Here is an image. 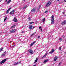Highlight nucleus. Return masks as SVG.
I'll return each instance as SVG.
<instances>
[{
    "label": "nucleus",
    "mask_w": 66,
    "mask_h": 66,
    "mask_svg": "<svg viewBox=\"0 0 66 66\" xmlns=\"http://www.w3.org/2000/svg\"><path fill=\"white\" fill-rule=\"evenodd\" d=\"M3 51V48H2L0 49V52H1V51Z\"/></svg>",
    "instance_id": "dca6fc26"
},
{
    "label": "nucleus",
    "mask_w": 66,
    "mask_h": 66,
    "mask_svg": "<svg viewBox=\"0 0 66 66\" xmlns=\"http://www.w3.org/2000/svg\"><path fill=\"white\" fill-rule=\"evenodd\" d=\"M15 26H15V25H14V26H13L12 27V28H15Z\"/></svg>",
    "instance_id": "bb28decb"
},
{
    "label": "nucleus",
    "mask_w": 66,
    "mask_h": 66,
    "mask_svg": "<svg viewBox=\"0 0 66 66\" xmlns=\"http://www.w3.org/2000/svg\"><path fill=\"white\" fill-rule=\"evenodd\" d=\"M37 60H38V58H37L36 59L35 61L34 62V63L35 64V63H36V62H37Z\"/></svg>",
    "instance_id": "2eb2a0df"
},
{
    "label": "nucleus",
    "mask_w": 66,
    "mask_h": 66,
    "mask_svg": "<svg viewBox=\"0 0 66 66\" xmlns=\"http://www.w3.org/2000/svg\"><path fill=\"white\" fill-rule=\"evenodd\" d=\"M33 45V43H31V44H30V46H32V45Z\"/></svg>",
    "instance_id": "473e14b6"
},
{
    "label": "nucleus",
    "mask_w": 66,
    "mask_h": 66,
    "mask_svg": "<svg viewBox=\"0 0 66 66\" xmlns=\"http://www.w3.org/2000/svg\"><path fill=\"white\" fill-rule=\"evenodd\" d=\"M28 51L30 53H31V54H33L34 53L33 51L31 50H28Z\"/></svg>",
    "instance_id": "7ed1b4c3"
},
{
    "label": "nucleus",
    "mask_w": 66,
    "mask_h": 66,
    "mask_svg": "<svg viewBox=\"0 0 66 66\" xmlns=\"http://www.w3.org/2000/svg\"><path fill=\"white\" fill-rule=\"evenodd\" d=\"M35 33L36 32H35L34 33L32 34L31 36V37H32V36H33V35H34V34H35Z\"/></svg>",
    "instance_id": "c85d7f7f"
},
{
    "label": "nucleus",
    "mask_w": 66,
    "mask_h": 66,
    "mask_svg": "<svg viewBox=\"0 0 66 66\" xmlns=\"http://www.w3.org/2000/svg\"><path fill=\"white\" fill-rule=\"evenodd\" d=\"M60 0H57V1H59Z\"/></svg>",
    "instance_id": "a19ab883"
},
{
    "label": "nucleus",
    "mask_w": 66,
    "mask_h": 66,
    "mask_svg": "<svg viewBox=\"0 0 66 66\" xmlns=\"http://www.w3.org/2000/svg\"><path fill=\"white\" fill-rule=\"evenodd\" d=\"M13 21L14 22H17L18 21V20L17 19H16V18L15 17L14 18V19L13 20Z\"/></svg>",
    "instance_id": "1a4fd4ad"
},
{
    "label": "nucleus",
    "mask_w": 66,
    "mask_h": 66,
    "mask_svg": "<svg viewBox=\"0 0 66 66\" xmlns=\"http://www.w3.org/2000/svg\"><path fill=\"white\" fill-rule=\"evenodd\" d=\"M34 22H29L30 24H32V23H34Z\"/></svg>",
    "instance_id": "b1692460"
},
{
    "label": "nucleus",
    "mask_w": 66,
    "mask_h": 66,
    "mask_svg": "<svg viewBox=\"0 0 66 66\" xmlns=\"http://www.w3.org/2000/svg\"><path fill=\"white\" fill-rule=\"evenodd\" d=\"M58 57L56 56H55L54 58V61H56V60H57V59Z\"/></svg>",
    "instance_id": "4468645a"
},
{
    "label": "nucleus",
    "mask_w": 66,
    "mask_h": 66,
    "mask_svg": "<svg viewBox=\"0 0 66 66\" xmlns=\"http://www.w3.org/2000/svg\"><path fill=\"white\" fill-rule=\"evenodd\" d=\"M15 31H16V30L15 29L12 30H10V33H14V32H15Z\"/></svg>",
    "instance_id": "f8f14e48"
},
{
    "label": "nucleus",
    "mask_w": 66,
    "mask_h": 66,
    "mask_svg": "<svg viewBox=\"0 0 66 66\" xmlns=\"http://www.w3.org/2000/svg\"><path fill=\"white\" fill-rule=\"evenodd\" d=\"M14 45L13 46H12V47H14Z\"/></svg>",
    "instance_id": "49530a36"
},
{
    "label": "nucleus",
    "mask_w": 66,
    "mask_h": 66,
    "mask_svg": "<svg viewBox=\"0 0 66 66\" xmlns=\"http://www.w3.org/2000/svg\"><path fill=\"white\" fill-rule=\"evenodd\" d=\"M59 39V40H62V38H60Z\"/></svg>",
    "instance_id": "7c9ffc66"
},
{
    "label": "nucleus",
    "mask_w": 66,
    "mask_h": 66,
    "mask_svg": "<svg viewBox=\"0 0 66 66\" xmlns=\"http://www.w3.org/2000/svg\"><path fill=\"white\" fill-rule=\"evenodd\" d=\"M35 43H36V41H35L34 42H33L32 43L33 44V45L35 44Z\"/></svg>",
    "instance_id": "c756f323"
},
{
    "label": "nucleus",
    "mask_w": 66,
    "mask_h": 66,
    "mask_svg": "<svg viewBox=\"0 0 66 66\" xmlns=\"http://www.w3.org/2000/svg\"><path fill=\"white\" fill-rule=\"evenodd\" d=\"M45 18H44L43 19V23H45Z\"/></svg>",
    "instance_id": "aec40b11"
},
{
    "label": "nucleus",
    "mask_w": 66,
    "mask_h": 66,
    "mask_svg": "<svg viewBox=\"0 0 66 66\" xmlns=\"http://www.w3.org/2000/svg\"><path fill=\"white\" fill-rule=\"evenodd\" d=\"M65 22H66V20H65Z\"/></svg>",
    "instance_id": "09e8293b"
},
{
    "label": "nucleus",
    "mask_w": 66,
    "mask_h": 66,
    "mask_svg": "<svg viewBox=\"0 0 66 66\" xmlns=\"http://www.w3.org/2000/svg\"><path fill=\"white\" fill-rule=\"evenodd\" d=\"M52 3V1H48L47 4L46 5V6L48 7L51 4V3Z\"/></svg>",
    "instance_id": "f03ea898"
},
{
    "label": "nucleus",
    "mask_w": 66,
    "mask_h": 66,
    "mask_svg": "<svg viewBox=\"0 0 66 66\" xmlns=\"http://www.w3.org/2000/svg\"><path fill=\"white\" fill-rule=\"evenodd\" d=\"M14 13H15V10H13L11 12H10V14H11V15H13V14H14Z\"/></svg>",
    "instance_id": "9d476101"
},
{
    "label": "nucleus",
    "mask_w": 66,
    "mask_h": 66,
    "mask_svg": "<svg viewBox=\"0 0 66 66\" xmlns=\"http://www.w3.org/2000/svg\"><path fill=\"white\" fill-rule=\"evenodd\" d=\"M64 37H64L62 36V37Z\"/></svg>",
    "instance_id": "de8ad7c7"
},
{
    "label": "nucleus",
    "mask_w": 66,
    "mask_h": 66,
    "mask_svg": "<svg viewBox=\"0 0 66 66\" xmlns=\"http://www.w3.org/2000/svg\"><path fill=\"white\" fill-rule=\"evenodd\" d=\"M66 23V22H65V21H64V22H62V23L61 24L62 25H63L65 24V23Z\"/></svg>",
    "instance_id": "a211bd4d"
},
{
    "label": "nucleus",
    "mask_w": 66,
    "mask_h": 66,
    "mask_svg": "<svg viewBox=\"0 0 66 66\" xmlns=\"http://www.w3.org/2000/svg\"><path fill=\"white\" fill-rule=\"evenodd\" d=\"M46 57V56L45 55H44L42 57V59H44Z\"/></svg>",
    "instance_id": "412c9836"
},
{
    "label": "nucleus",
    "mask_w": 66,
    "mask_h": 66,
    "mask_svg": "<svg viewBox=\"0 0 66 66\" xmlns=\"http://www.w3.org/2000/svg\"><path fill=\"white\" fill-rule=\"evenodd\" d=\"M36 8L35 7H34L32 9L31 11L32 12H35V11H36Z\"/></svg>",
    "instance_id": "20e7f679"
},
{
    "label": "nucleus",
    "mask_w": 66,
    "mask_h": 66,
    "mask_svg": "<svg viewBox=\"0 0 66 66\" xmlns=\"http://www.w3.org/2000/svg\"><path fill=\"white\" fill-rule=\"evenodd\" d=\"M47 54H48V53H46L44 55L46 56V55H47Z\"/></svg>",
    "instance_id": "cd10ccee"
},
{
    "label": "nucleus",
    "mask_w": 66,
    "mask_h": 66,
    "mask_svg": "<svg viewBox=\"0 0 66 66\" xmlns=\"http://www.w3.org/2000/svg\"><path fill=\"white\" fill-rule=\"evenodd\" d=\"M48 12V10H47L46 11H45V13H47V12Z\"/></svg>",
    "instance_id": "2f4dec72"
},
{
    "label": "nucleus",
    "mask_w": 66,
    "mask_h": 66,
    "mask_svg": "<svg viewBox=\"0 0 66 66\" xmlns=\"http://www.w3.org/2000/svg\"><path fill=\"white\" fill-rule=\"evenodd\" d=\"M1 2V1L0 0V2Z\"/></svg>",
    "instance_id": "a18cd8bd"
},
{
    "label": "nucleus",
    "mask_w": 66,
    "mask_h": 66,
    "mask_svg": "<svg viewBox=\"0 0 66 66\" xmlns=\"http://www.w3.org/2000/svg\"><path fill=\"white\" fill-rule=\"evenodd\" d=\"M41 29V26H40V27H39V29Z\"/></svg>",
    "instance_id": "c9c22d12"
},
{
    "label": "nucleus",
    "mask_w": 66,
    "mask_h": 66,
    "mask_svg": "<svg viewBox=\"0 0 66 66\" xmlns=\"http://www.w3.org/2000/svg\"><path fill=\"white\" fill-rule=\"evenodd\" d=\"M41 31H42V29H41Z\"/></svg>",
    "instance_id": "79ce46f5"
},
{
    "label": "nucleus",
    "mask_w": 66,
    "mask_h": 66,
    "mask_svg": "<svg viewBox=\"0 0 66 66\" xmlns=\"http://www.w3.org/2000/svg\"><path fill=\"white\" fill-rule=\"evenodd\" d=\"M11 0H9V1H8L7 3V4H9L10 2H11Z\"/></svg>",
    "instance_id": "f3484780"
},
{
    "label": "nucleus",
    "mask_w": 66,
    "mask_h": 66,
    "mask_svg": "<svg viewBox=\"0 0 66 66\" xmlns=\"http://www.w3.org/2000/svg\"><path fill=\"white\" fill-rule=\"evenodd\" d=\"M7 1V0H6L5 1V2H6Z\"/></svg>",
    "instance_id": "e433bc0d"
},
{
    "label": "nucleus",
    "mask_w": 66,
    "mask_h": 66,
    "mask_svg": "<svg viewBox=\"0 0 66 66\" xmlns=\"http://www.w3.org/2000/svg\"><path fill=\"white\" fill-rule=\"evenodd\" d=\"M40 7H41V5H40L37 8V10H39V9L40 8Z\"/></svg>",
    "instance_id": "6ab92c4d"
},
{
    "label": "nucleus",
    "mask_w": 66,
    "mask_h": 66,
    "mask_svg": "<svg viewBox=\"0 0 66 66\" xmlns=\"http://www.w3.org/2000/svg\"><path fill=\"white\" fill-rule=\"evenodd\" d=\"M28 6H24V7H23V9H26V8H27V7Z\"/></svg>",
    "instance_id": "4be33fe9"
},
{
    "label": "nucleus",
    "mask_w": 66,
    "mask_h": 66,
    "mask_svg": "<svg viewBox=\"0 0 66 66\" xmlns=\"http://www.w3.org/2000/svg\"><path fill=\"white\" fill-rule=\"evenodd\" d=\"M25 1L26 0H24L23 1Z\"/></svg>",
    "instance_id": "c03bdc74"
},
{
    "label": "nucleus",
    "mask_w": 66,
    "mask_h": 66,
    "mask_svg": "<svg viewBox=\"0 0 66 66\" xmlns=\"http://www.w3.org/2000/svg\"><path fill=\"white\" fill-rule=\"evenodd\" d=\"M59 49L60 50H61V47H59Z\"/></svg>",
    "instance_id": "72a5a7b5"
},
{
    "label": "nucleus",
    "mask_w": 66,
    "mask_h": 66,
    "mask_svg": "<svg viewBox=\"0 0 66 66\" xmlns=\"http://www.w3.org/2000/svg\"><path fill=\"white\" fill-rule=\"evenodd\" d=\"M48 61V60H45L44 61V62L45 63H46V62H47V61Z\"/></svg>",
    "instance_id": "393cba45"
},
{
    "label": "nucleus",
    "mask_w": 66,
    "mask_h": 66,
    "mask_svg": "<svg viewBox=\"0 0 66 66\" xmlns=\"http://www.w3.org/2000/svg\"><path fill=\"white\" fill-rule=\"evenodd\" d=\"M62 14H64V12H63Z\"/></svg>",
    "instance_id": "ea45409f"
},
{
    "label": "nucleus",
    "mask_w": 66,
    "mask_h": 66,
    "mask_svg": "<svg viewBox=\"0 0 66 66\" xmlns=\"http://www.w3.org/2000/svg\"><path fill=\"white\" fill-rule=\"evenodd\" d=\"M21 62V61H20V62H17L16 63L15 62L14 63H15V64H13V65H18V64H19V63H20V62Z\"/></svg>",
    "instance_id": "39448f33"
},
{
    "label": "nucleus",
    "mask_w": 66,
    "mask_h": 66,
    "mask_svg": "<svg viewBox=\"0 0 66 66\" xmlns=\"http://www.w3.org/2000/svg\"><path fill=\"white\" fill-rule=\"evenodd\" d=\"M22 33H23V31H22Z\"/></svg>",
    "instance_id": "37998d69"
},
{
    "label": "nucleus",
    "mask_w": 66,
    "mask_h": 66,
    "mask_svg": "<svg viewBox=\"0 0 66 66\" xmlns=\"http://www.w3.org/2000/svg\"><path fill=\"white\" fill-rule=\"evenodd\" d=\"M64 1L65 2H66V0H64Z\"/></svg>",
    "instance_id": "58836bf2"
},
{
    "label": "nucleus",
    "mask_w": 66,
    "mask_h": 66,
    "mask_svg": "<svg viewBox=\"0 0 66 66\" xmlns=\"http://www.w3.org/2000/svg\"><path fill=\"white\" fill-rule=\"evenodd\" d=\"M29 27L30 29V30H32V29H33L32 27H33V26L32 25H30L29 26Z\"/></svg>",
    "instance_id": "9b49d317"
},
{
    "label": "nucleus",
    "mask_w": 66,
    "mask_h": 66,
    "mask_svg": "<svg viewBox=\"0 0 66 66\" xmlns=\"http://www.w3.org/2000/svg\"><path fill=\"white\" fill-rule=\"evenodd\" d=\"M6 53V51L2 55V56H5V54Z\"/></svg>",
    "instance_id": "ddd939ff"
},
{
    "label": "nucleus",
    "mask_w": 66,
    "mask_h": 66,
    "mask_svg": "<svg viewBox=\"0 0 66 66\" xmlns=\"http://www.w3.org/2000/svg\"><path fill=\"white\" fill-rule=\"evenodd\" d=\"M39 37H40V36H38V38H39Z\"/></svg>",
    "instance_id": "4c0bfd02"
},
{
    "label": "nucleus",
    "mask_w": 66,
    "mask_h": 66,
    "mask_svg": "<svg viewBox=\"0 0 66 66\" xmlns=\"http://www.w3.org/2000/svg\"><path fill=\"white\" fill-rule=\"evenodd\" d=\"M51 18L52 19H51V23L52 24H54V16H53V15H52Z\"/></svg>",
    "instance_id": "f257e3e1"
},
{
    "label": "nucleus",
    "mask_w": 66,
    "mask_h": 66,
    "mask_svg": "<svg viewBox=\"0 0 66 66\" xmlns=\"http://www.w3.org/2000/svg\"><path fill=\"white\" fill-rule=\"evenodd\" d=\"M6 19H7V17H6V18H5L4 21L5 22V21L6 20Z\"/></svg>",
    "instance_id": "5701e85b"
},
{
    "label": "nucleus",
    "mask_w": 66,
    "mask_h": 66,
    "mask_svg": "<svg viewBox=\"0 0 66 66\" xmlns=\"http://www.w3.org/2000/svg\"><path fill=\"white\" fill-rule=\"evenodd\" d=\"M6 60V59H4V60H2L1 62V64H3V63H4V62H5Z\"/></svg>",
    "instance_id": "423d86ee"
},
{
    "label": "nucleus",
    "mask_w": 66,
    "mask_h": 66,
    "mask_svg": "<svg viewBox=\"0 0 66 66\" xmlns=\"http://www.w3.org/2000/svg\"><path fill=\"white\" fill-rule=\"evenodd\" d=\"M28 19L29 20V21H31V17H29L28 18Z\"/></svg>",
    "instance_id": "a878e982"
},
{
    "label": "nucleus",
    "mask_w": 66,
    "mask_h": 66,
    "mask_svg": "<svg viewBox=\"0 0 66 66\" xmlns=\"http://www.w3.org/2000/svg\"><path fill=\"white\" fill-rule=\"evenodd\" d=\"M12 9V7H10L7 11L6 12V14H8L9 13V12L10 11V10L11 9Z\"/></svg>",
    "instance_id": "0eeeda50"
},
{
    "label": "nucleus",
    "mask_w": 66,
    "mask_h": 66,
    "mask_svg": "<svg viewBox=\"0 0 66 66\" xmlns=\"http://www.w3.org/2000/svg\"><path fill=\"white\" fill-rule=\"evenodd\" d=\"M60 64H61V62H60V63H59V65H60Z\"/></svg>",
    "instance_id": "f704fd0d"
},
{
    "label": "nucleus",
    "mask_w": 66,
    "mask_h": 66,
    "mask_svg": "<svg viewBox=\"0 0 66 66\" xmlns=\"http://www.w3.org/2000/svg\"><path fill=\"white\" fill-rule=\"evenodd\" d=\"M54 49H53L52 50V51L49 52V53H50V54H52L54 52Z\"/></svg>",
    "instance_id": "6e6552de"
}]
</instances>
